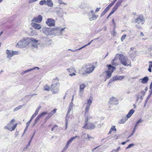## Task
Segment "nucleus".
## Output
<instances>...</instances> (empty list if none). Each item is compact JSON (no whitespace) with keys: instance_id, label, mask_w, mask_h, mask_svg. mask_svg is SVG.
<instances>
[{"instance_id":"nucleus-1","label":"nucleus","mask_w":152,"mask_h":152,"mask_svg":"<svg viewBox=\"0 0 152 152\" xmlns=\"http://www.w3.org/2000/svg\"><path fill=\"white\" fill-rule=\"evenodd\" d=\"M119 56V59L121 63L125 66H130L131 61L129 60L127 56H125L122 54H117L115 58Z\"/></svg>"},{"instance_id":"nucleus-2","label":"nucleus","mask_w":152,"mask_h":152,"mask_svg":"<svg viewBox=\"0 0 152 152\" xmlns=\"http://www.w3.org/2000/svg\"><path fill=\"white\" fill-rule=\"evenodd\" d=\"M30 38H25L18 42L16 45V47H25L31 42Z\"/></svg>"},{"instance_id":"nucleus-3","label":"nucleus","mask_w":152,"mask_h":152,"mask_svg":"<svg viewBox=\"0 0 152 152\" xmlns=\"http://www.w3.org/2000/svg\"><path fill=\"white\" fill-rule=\"evenodd\" d=\"M95 68V67L94 66H92L91 67L82 68L80 71V73L83 75L89 74L93 72Z\"/></svg>"},{"instance_id":"nucleus-4","label":"nucleus","mask_w":152,"mask_h":152,"mask_svg":"<svg viewBox=\"0 0 152 152\" xmlns=\"http://www.w3.org/2000/svg\"><path fill=\"white\" fill-rule=\"evenodd\" d=\"M91 118L90 116L85 117V125L83 126V128L89 129H94L95 128V126L94 124L91 123H87L88 119Z\"/></svg>"},{"instance_id":"nucleus-5","label":"nucleus","mask_w":152,"mask_h":152,"mask_svg":"<svg viewBox=\"0 0 152 152\" xmlns=\"http://www.w3.org/2000/svg\"><path fill=\"white\" fill-rule=\"evenodd\" d=\"M15 121V119H12L11 121L4 127V129H8L10 131L15 130L17 126V124H13V122Z\"/></svg>"},{"instance_id":"nucleus-6","label":"nucleus","mask_w":152,"mask_h":152,"mask_svg":"<svg viewBox=\"0 0 152 152\" xmlns=\"http://www.w3.org/2000/svg\"><path fill=\"white\" fill-rule=\"evenodd\" d=\"M108 70L105 71V73L106 74V79H109L111 76L112 73L115 69V67L112 66L111 65H107Z\"/></svg>"},{"instance_id":"nucleus-7","label":"nucleus","mask_w":152,"mask_h":152,"mask_svg":"<svg viewBox=\"0 0 152 152\" xmlns=\"http://www.w3.org/2000/svg\"><path fill=\"white\" fill-rule=\"evenodd\" d=\"M74 106V105L73 104V102H71L69 104L68 110L67 111V113L66 118L65 130L66 129L67 127L68 124V123L69 118V113H70V111H71V110L72 109L73 107Z\"/></svg>"},{"instance_id":"nucleus-8","label":"nucleus","mask_w":152,"mask_h":152,"mask_svg":"<svg viewBox=\"0 0 152 152\" xmlns=\"http://www.w3.org/2000/svg\"><path fill=\"white\" fill-rule=\"evenodd\" d=\"M59 83L58 82L53 84L51 85L50 90L53 93L56 94L59 91Z\"/></svg>"},{"instance_id":"nucleus-9","label":"nucleus","mask_w":152,"mask_h":152,"mask_svg":"<svg viewBox=\"0 0 152 152\" xmlns=\"http://www.w3.org/2000/svg\"><path fill=\"white\" fill-rule=\"evenodd\" d=\"M6 53L7 55V58L10 59L14 55H18V53L16 51H13L12 50H7L6 51Z\"/></svg>"},{"instance_id":"nucleus-10","label":"nucleus","mask_w":152,"mask_h":152,"mask_svg":"<svg viewBox=\"0 0 152 152\" xmlns=\"http://www.w3.org/2000/svg\"><path fill=\"white\" fill-rule=\"evenodd\" d=\"M42 32L47 36L52 35V30H51L50 28L44 27L42 28Z\"/></svg>"},{"instance_id":"nucleus-11","label":"nucleus","mask_w":152,"mask_h":152,"mask_svg":"<svg viewBox=\"0 0 152 152\" xmlns=\"http://www.w3.org/2000/svg\"><path fill=\"white\" fill-rule=\"evenodd\" d=\"M124 76H114L110 80V82L116 81L118 80H121L124 78Z\"/></svg>"},{"instance_id":"nucleus-12","label":"nucleus","mask_w":152,"mask_h":152,"mask_svg":"<svg viewBox=\"0 0 152 152\" xmlns=\"http://www.w3.org/2000/svg\"><path fill=\"white\" fill-rule=\"evenodd\" d=\"M46 24L50 26H55V21L54 20L51 18H48L46 22Z\"/></svg>"},{"instance_id":"nucleus-13","label":"nucleus","mask_w":152,"mask_h":152,"mask_svg":"<svg viewBox=\"0 0 152 152\" xmlns=\"http://www.w3.org/2000/svg\"><path fill=\"white\" fill-rule=\"evenodd\" d=\"M60 31L59 27L55 28L52 30V35H54L55 36L60 35L61 34Z\"/></svg>"},{"instance_id":"nucleus-14","label":"nucleus","mask_w":152,"mask_h":152,"mask_svg":"<svg viewBox=\"0 0 152 152\" xmlns=\"http://www.w3.org/2000/svg\"><path fill=\"white\" fill-rule=\"evenodd\" d=\"M42 19V16L40 15H39L37 17L34 18L32 21L33 22L40 23Z\"/></svg>"},{"instance_id":"nucleus-15","label":"nucleus","mask_w":152,"mask_h":152,"mask_svg":"<svg viewBox=\"0 0 152 152\" xmlns=\"http://www.w3.org/2000/svg\"><path fill=\"white\" fill-rule=\"evenodd\" d=\"M32 46L34 48H37L38 41L33 38H30Z\"/></svg>"},{"instance_id":"nucleus-16","label":"nucleus","mask_w":152,"mask_h":152,"mask_svg":"<svg viewBox=\"0 0 152 152\" xmlns=\"http://www.w3.org/2000/svg\"><path fill=\"white\" fill-rule=\"evenodd\" d=\"M67 70L70 73L69 74V75L71 76H72L76 75V71L74 68L71 67L69 69H67Z\"/></svg>"},{"instance_id":"nucleus-17","label":"nucleus","mask_w":152,"mask_h":152,"mask_svg":"<svg viewBox=\"0 0 152 152\" xmlns=\"http://www.w3.org/2000/svg\"><path fill=\"white\" fill-rule=\"evenodd\" d=\"M109 103L112 104H117L118 103L117 99L114 97H112L110 99Z\"/></svg>"},{"instance_id":"nucleus-18","label":"nucleus","mask_w":152,"mask_h":152,"mask_svg":"<svg viewBox=\"0 0 152 152\" xmlns=\"http://www.w3.org/2000/svg\"><path fill=\"white\" fill-rule=\"evenodd\" d=\"M37 69L38 70H39V68L38 67H33V68H31V69H28L26 70H25V71H24L23 72H22L20 74H21V75H23L24 74H25V73H27V72H28L34 70L35 69Z\"/></svg>"},{"instance_id":"nucleus-19","label":"nucleus","mask_w":152,"mask_h":152,"mask_svg":"<svg viewBox=\"0 0 152 152\" xmlns=\"http://www.w3.org/2000/svg\"><path fill=\"white\" fill-rule=\"evenodd\" d=\"M31 25L32 27L36 29L39 30L41 28V25L39 24L32 23H31Z\"/></svg>"},{"instance_id":"nucleus-20","label":"nucleus","mask_w":152,"mask_h":152,"mask_svg":"<svg viewBox=\"0 0 152 152\" xmlns=\"http://www.w3.org/2000/svg\"><path fill=\"white\" fill-rule=\"evenodd\" d=\"M76 138H78L79 139L80 138V137L78 136H76L75 137H71L67 141L66 144L69 146L70 143Z\"/></svg>"},{"instance_id":"nucleus-21","label":"nucleus","mask_w":152,"mask_h":152,"mask_svg":"<svg viewBox=\"0 0 152 152\" xmlns=\"http://www.w3.org/2000/svg\"><path fill=\"white\" fill-rule=\"evenodd\" d=\"M82 137H83V139L85 141H88L92 138L91 137L89 136L88 134L86 133L83 134Z\"/></svg>"},{"instance_id":"nucleus-22","label":"nucleus","mask_w":152,"mask_h":152,"mask_svg":"<svg viewBox=\"0 0 152 152\" xmlns=\"http://www.w3.org/2000/svg\"><path fill=\"white\" fill-rule=\"evenodd\" d=\"M148 78L146 76L144 77L142 79H140L139 80L141 83L143 84H145L148 82Z\"/></svg>"},{"instance_id":"nucleus-23","label":"nucleus","mask_w":152,"mask_h":152,"mask_svg":"<svg viewBox=\"0 0 152 152\" xmlns=\"http://www.w3.org/2000/svg\"><path fill=\"white\" fill-rule=\"evenodd\" d=\"M143 20V18L142 16H140L138 17L135 20V22L139 24L142 22Z\"/></svg>"},{"instance_id":"nucleus-24","label":"nucleus","mask_w":152,"mask_h":152,"mask_svg":"<svg viewBox=\"0 0 152 152\" xmlns=\"http://www.w3.org/2000/svg\"><path fill=\"white\" fill-rule=\"evenodd\" d=\"M134 110L133 109H131L129 112L128 114L126 115V118L128 119L130 118L133 114L134 113Z\"/></svg>"},{"instance_id":"nucleus-25","label":"nucleus","mask_w":152,"mask_h":152,"mask_svg":"<svg viewBox=\"0 0 152 152\" xmlns=\"http://www.w3.org/2000/svg\"><path fill=\"white\" fill-rule=\"evenodd\" d=\"M46 5L50 7H52L53 6V4L51 0H47Z\"/></svg>"},{"instance_id":"nucleus-26","label":"nucleus","mask_w":152,"mask_h":152,"mask_svg":"<svg viewBox=\"0 0 152 152\" xmlns=\"http://www.w3.org/2000/svg\"><path fill=\"white\" fill-rule=\"evenodd\" d=\"M91 105H89L88 104H86V106L85 109V117L86 116V115L88 113V111L89 110V109H90V107Z\"/></svg>"},{"instance_id":"nucleus-27","label":"nucleus","mask_w":152,"mask_h":152,"mask_svg":"<svg viewBox=\"0 0 152 152\" xmlns=\"http://www.w3.org/2000/svg\"><path fill=\"white\" fill-rule=\"evenodd\" d=\"M127 120L128 119L126 118H122L119 121L118 123L119 124H124Z\"/></svg>"},{"instance_id":"nucleus-28","label":"nucleus","mask_w":152,"mask_h":152,"mask_svg":"<svg viewBox=\"0 0 152 152\" xmlns=\"http://www.w3.org/2000/svg\"><path fill=\"white\" fill-rule=\"evenodd\" d=\"M56 110L57 109L56 108H54L51 111L50 113L48 115V116H49L50 117H51V116H52L55 113H56Z\"/></svg>"},{"instance_id":"nucleus-29","label":"nucleus","mask_w":152,"mask_h":152,"mask_svg":"<svg viewBox=\"0 0 152 152\" xmlns=\"http://www.w3.org/2000/svg\"><path fill=\"white\" fill-rule=\"evenodd\" d=\"M98 15H96L94 14H93L92 16L91 17H90L89 18V20L90 21H92L93 20H95L98 17Z\"/></svg>"},{"instance_id":"nucleus-30","label":"nucleus","mask_w":152,"mask_h":152,"mask_svg":"<svg viewBox=\"0 0 152 152\" xmlns=\"http://www.w3.org/2000/svg\"><path fill=\"white\" fill-rule=\"evenodd\" d=\"M92 102V98L91 97H90L87 100V102L86 104L91 105Z\"/></svg>"},{"instance_id":"nucleus-31","label":"nucleus","mask_w":152,"mask_h":152,"mask_svg":"<svg viewBox=\"0 0 152 152\" xmlns=\"http://www.w3.org/2000/svg\"><path fill=\"white\" fill-rule=\"evenodd\" d=\"M86 85L83 84L82 83L80 85L79 89L80 90H84V89L86 88Z\"/></svg>"},{"instance_id":"nucleus-32","label":"nucleus","mask_w":152,"mask_h":152,"mask_svg":"<svg viewBox=\"0 0 152 152\" xmlns=\"http://www.w3.org/2000/svg\"><path fill=\"white\" fill-rule=\"evenodd\" d=\"M109 8H108L107 7H106L104 10L103 11V12L102 13L101 17H102L109 10Z\"/></svg>"},{"instance_id":"nucleus-33","label":"nucleus","mask_w":152,"mask_h":152,"mask_svg":"<svg viewBox=\"0 0 152 152\" xmlns=\"http://www.w3.org/2000/svg\"><path fill=\"white\" fill-rule=\"evenodd\" d=\"M118 8V7L115 5L110 13L111 15L113 14Z\"/></svg>"},{"instance_id":"nucleus-34","label":"nucleus","mask_w":152,"mask_h":152,"mask_svg":"<svg viewBox=\"0 0 152 152\" xmlns=\"http://www.w3.org/2000/svg\"><path fill=\"white\" fill-rule=\"evenodd\" d=\"M122 1L123 0H118L117 2L115 5V6L118 8L122 2Z\"/></svg>"},{"instance_id":"nucleus-35","label":"nucleus","mask_w":152,"mask_h":152,"mask_svg":"<svg viewBox=\"0 0 152 152\" xmlns=\"http://www.w3.org/2000/svg\"><path fill=\"white\" fill-rule=\"evenodd\" d=\"M84 92V90H79L78 94L80 98L82 97Z\"/></svg>"},{"instance_id":"nucleus-36","label":"nucleus","mask_w":152,"mask_h":152,"mask_svg":"<svg viewBox=\"0 0 152 152\" xmlns=\"http://www.w3.org/2000/svg\"><path fill=\"white\" fill-rule=\"evenodd\" d=\"M143 121L141 119H139L136 123L135 125L136 126H138Z\"/></svg>"},{"instance_id":"nucleus-37","label":"nucleus","mask_w":152,"mask_h":152,"mask_svg":"<svg viewBox=\"0 0 152 152\" xmlns=\"http://www.w3.org/2000/svg\"><path fill=\"white\" fill-rule=\"evenodd\" d=\"M117 1V0H113L112 2L107 7L110 9V7H111L116 2V1Z\"/></svg>"},{"instance_id":"nucleus-38","label":"nucleus","mask_w":152,"mask_h":152,"mask_svg":"<svg viewBox=\"0 0 152 152\" xmlns=\"http://www.w3.org/2000/svg\"><path fill=\"white\" fill-rule=\"evenodd\" d=\"M39 4L41 5H43L44 4L46 5V1L45 0H42L39 2Z\"/></svg>"},{"instance_id":"nucleus-39","label":"nucleus","mask_w":152,"mask_h":152,"mask_svg":"<svg viewBox=\"0 0 152 152\" xmlns=\"http://www.w3.org/2000/svg\"><path fill=\"white\" fill-rule=\"evenodd\" d=\"M50 87L48 85H45L44 87V90L49 91L50 90Z\"/></svg>"},{"instance_id":"nucleus-40","label":"nucleus","mask_w":152,"mask_h":152,"mask_svg":"<svg viewBox=\"0 0 152 152\" xmlns=\"http://www.w3.org/2000/svg\"><path fill=\"white\" fill-rule=\"evenodd\" d=\"M31 140H30L28 142V144L26 145V146L24 148V150H26L28 148V147L30 146L31 144Z\"/></svg>"},{"instance_id":"nucleus-41","label":"nucleus","mask_w":152,"mask_h":152,"mask_svg":"<svg viewBox=\"0 0 152 152\" xmlns=\"http://www.w3.org/2000/svg\"><path fill=\"white\" fill-rule=\"evenodd\" d=\"M48 113V112H43L42 113L40 114L39 115V116L40 118H41V117L43 116L45 114H47Z\"/></svg>"},{"instance_id":"nucleus-42","label":"nucleus","mask_w":152,"mask_h":152,"mask_svg":"<svg viewBox=\"0 0 152 152\" xmlns=\"http://www.w3.org/2000/svg\"><path fill=\"white\" fill-rule=\"evenodd\" d=\"M22 107V106L21 105H20L18 107H16V108H14V111H17L18 110L20 109Z\"/></svg>"},{"instance_id":"nucleus-43","label":"nucleus","mask_w":152,"mask_h":152,"mask_svg":"<svg viewBox=\"0 0 152 152\" xmlns=\"http://www.w3.org/2000/svg\"><path fill=\"white\" fill-rule=\"evenodd\" d=\"M40 118L39 117V116L38 115L35 119V122L34 123V125L36 124V123L37 122V121L39 120Z\"/></svg>"},{"instance_id":"nucleus-44","label":"nucleus","mask_w":152,"mask_h":152,"mask_svg":"<svg viewBox=\"0 0 152 152\" xmlns=\"http://www.w3.org/2000/svg\"><path fill=\"white\" fill-rule=\"evenodd\" d=\"M69 146L67 144H66L65 147L63 149L62 152H64L68 148Z\"/></svg>"},{"instance_id":"nucleus-45","label":"nucleus","mask_w":152,"mask_h":152,"mask_svg":"<svg viewBox=\"0 0 152 152\" xmlns=\"http://www.w3.org/2000/svg\"><path fill=\"white\" fill-rule=\"evenodd\" d=\"M110 130L111 131H116V129L115 128V126H113L111 128Z\"/></svg>"},{"instance_id":"nucleus-46","label":"nucleus","mask_w":152,"mask_h":152,"mask_svg":"<svg viewBox=\"0 0 152 152\" xmlns=\"http://www.w3.org/2000/svg\"><path fill=\"white\" fill-rule=\"evenodd\" d=\"M126 35V34L123 35L121 38V41L123 42V40L125 39Z\"/></svg>"},{"instance_id":"nucleus-47","label":"nucleus","mask_w":152,"mask_h":152,"mask_svg":"<svg viewBox=\"0 0 152 152\" xmlns=\"http://www.w3.org/2000/svg\"><path fill=\"white\" fill-rule=\"evenodd\" d=\"M137 127V126H136L134 125V128L133 129V130L132 131V135H133L134 134Z\"/></svg>"},{"instance_id":"nucleus-48","label":"nucleus","mask_w":152,"mask_h":152,"mask_svg":"<svg viewBox=\"0 0 152 152\" xmlns=\"http://www.w3.org/2000/svg\"><path fill=\"white\" fill-rule=\"evenodd\" d=\"M134 144L132 143V144H130L126 148V149H127L129 148H130L131 147H132L134 146Z\"/></svg>"},{"instance_id":"nucleus-49","label":"nucleus","mask_w":152,"mask_h":152,"mask_svg":"<svg viewBox=\"0 0 152 152\" xmlns=\"http://www.w3.org/2000/svg\"><path fill=\"white\" fill-rule=\"evenodd\" d=\"M32 120H31V119L30 120L28 121V123H27L26 124V128H28V127L31 122V121Z\"/></svg>"},{"instance_id":"nucleus-50","label":"nucleus","mask_w":152,"mask_h":152,"mask_svg":"<svg viewBox=\"0 0 152 152\" xmlns=\"http://www.w3.org/2000/svg\"><path fill=\"white\" fill-rule=\"evenodd\" d=\"M58 1L59 3L60 4H64V5H65L66 4V3L63 2V1H61V0H59Z\"/></svg>"},{"instance_id":"nucleus-51","label":"nucleus","mask_w":152,"mask_h":152,"mask_svg":"<svg viewBox=\"0 0 152 152\" xmlns=\"http://www.w3.org/2000/svg\"><path fill=\"white\" fill-rule=\"evenodd\" d=\"M65 28H61L60 27V33L61 34H62V33L63 32V31L64 30V29Z\"/></svg>"},{"instance_id":"nucleus-52","label":"nucleus","mask_w":152,"mask_h":152,"mask_svg":"<svg viewBox=\"0 0 152 152\" xmlns=\"http://www.w3.org/2000/svg\"><path fill=\"white\" fill-rule=\"evenodd\" d=\"M115 61V58H114V59L113 60L111 63L112 64H114L115 65H118V64H116V63H115L114 62V61Z\"/></svg>"},{"instance_id":"nucleus-53","label":"nucleus","mask_w":152,"mask_h":152,"mask_svg":"<svg viewBox=\"0 0 152 152\" xmlns=\"http://www.w3.org/2000/svg\"><path fill=\"white\" fill-rule=\"evenodd\" d=\"M46 42H50V44H49V45H51V43H52V41L51 39H47V40L46 41Z\"/></svg>"},{"instance_id":"nucleus-54","label":"nucleus","mask_w":152,"mask_h":152,"mask_svg":"<svg viewBox=\"0 0 152 152\" xmlns=\"http://www.w3.org/2000/svg\"><path fill=\"white\" fill-rule=\"evenodd\" d=\"M152 67V61H150L149 62V67Z\"/></svg>"},{"instance_id":"nucleus-55","label":"nucleus","mask_w":152,"mask_h":152,"mask_svg":"<svg viewBox=\"0 0 152 152\" xmlns=\"http://www.w3.org/2000/svg\"><path fill=\"white\" fill-rule=\"evenodd\" d=\"M38 0H30L29 2V3H32Z\"/></svg>"},{"instance_id":"nucleus-56","label":"nucleus","mask_w":152,"mask_h":152,"mask_svg":"<svg viewBox=\"0 0 152 152\" xmlns=\"http://www.w3.org/2000/svg\"><path fill=\"white\" fill-rule=\"evenodd\" d=\"M36 116V115L35 114H34L31 118V119L32 120Z\"/></svg>"},{"instance_id":"nucleus-57","label":"nucleus","mask_w":152,"mask_h":152,"mask_svg":"<svg viewBox=\"0 0 152 152\" xmlns=\"http://www.w3.org/2000/svg\"><path fill=\"white\" fill-rule=\"evenodd\" d=\"M87 45H87H87H84V46H83L81 48H79L78 49V50H81V49H82L83 48H85V47H86V46H87Z\"/></svg>"},{"instance_id":"nucleus-58","label":"nucleus","mask_w":152,"mask_h":152,"mask_svg":"<svg viewBox=\"0 0 152 152\" xmlns=\"http://www.w3.org/2000/svg\"><path fill=\"white\" fill-rule=\"evenodd\" d=\"M68 50H71L72 52H75L77 50H78V49H75V50H73V49H68Z\"/></svg>"},{"instance_id":"nucleus-59","label":"nucleus","mask_w":152,"mask_h":152,"mask_svg":"<svg viewBox=\"0 0 152 152\" xmlns=\"http://www.w3.org/2000/svg\"><path fill=\"white\" fill-rule=\"evenodd\" d=\"M50 118V117L49 116H48H48L46 117L45 119V121L48 120Z\"/></svg>"},{"instance_id":"nucleus-60","label":"nucleus","mask_w":152,"mask_h":152,"mask_svg":"<svg viewBox=\"0 0 152 152\" xmlns=\"http://www.w3.org/2000/svg\"><path fill=\"white\" fill-rule=\"evenodd\" d=\"M41 108V106H39L38 107L37 109L36 110L39 112V110H40V109Z\"/></svg>"},{"instance_id":"nucleus-61","label":"nucleus","mask_w":152,"mask_h":152,"mask_svg":"<svg viewBox=\"0 0 152 152\" xmlns=\"http://www.w3.org/2000/svg\"><path fill=\"white\" fill-rule=\"evenodd\" d=\"M100 8H97L95 10V12H96L99 11Z\"/></svg>"},{"instance_id":"nucleus-62","label":"nucleus","mask_w":152,"mask_h":152,"mask_svg":"<svg viewBox=\"0 0 152 152\" xmlns=\"http://www.w3.org/2000/svg\"><path fill=\"white\" fill-rule=\"evenodd\" d=\"M140 35L143 37L144 36V35L143 33L142 32H141L140 33Z\"/></svg>"},{"instance_id":"nucleus-63","label":"nucleus","mask_w":152,"mask_h":152,"mask_svg":"<svg viewBox=\"0 0 152 152\" xmlns=\"http://www.w3.org/2000/svg\"><path fill=\"white\" fill-rule=\"evenodd\" d=\"M38 112H39L38 111L36 110L35 113L34 114H35V115H37V114H38Z\"/></svg>"},{"instance_id":"nucleus-64","label":"nucleus","mask_w":152,"mask_h":152,"mask_svg":"<svg viewBox=\"0 0 152 152\" xmlns=\"http://www.w3.org/2000/svg\"><path fill=\"white\" fill-rule=\"evenodd\" d=\"M152 88V82L151 83L150 86V88L151 89Z\"/></svg>"}]
</instances>
